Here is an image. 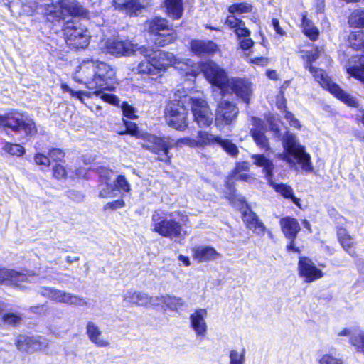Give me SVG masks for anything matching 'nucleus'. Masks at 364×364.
Listing matches in <instances>:
<instances>
[{
  "label": "nucleus",
  "instance_id": "nucleus-33",
  "mask_svg": "<svg viewBox=\"0 0 364 364\" xmlns=\"http://www.w3.org/2000/svg\"><path fill=\"white\" fill-rule=\"evenodd\" d=\"M348 343L358 353L364 355V331L352 334L349 337Z\"/></svg>",
  "mask_w": 364,
  "mask_h": 364
},
{
  "label": "nucleus",
  "instance_id": "nucleus-17",
  "mask_svg": "<svg viewBox=\"0 0 364 364\" xmlns=\"http://www.w3.org/2000/svg\"><path fill=\"white\" fill-rule=\"evenodd\" d=\"M40 338V336L25 333L18 334L15 339L14 344L18 351L27 354L33 353L41 350L43 347Z\"/></svg>",
  "mask_w": 364,
  "mask_h": 364
},
{
  "label": "nucleus",
  "instance_id": "nucleus-3",
  "mask_svg": "<svg viewBox=\"0 0 364 364\" xmlns=\"http://www.w3.org/2000/svg\"><path fill=\"white\" fill-rule=\"evenodd\" d=\"M282 145L284 151L277 156L279 159L286 161L296 171L301 170L306 173L314 171L310 154L294 134L287 132L282 139Z\"/></svg>",
  "mask_w": 364,
  "mask_h": 364
},
{
  "label": "nucleus",
  "instance_id": "nucleus-39",
  "mask_svg": "<svg viewBox=\"0 0 364 364\" xmlns=\"http://www.w3.org/2000/svg\"><path fill=\"white\" fill-rule=\"evenodd\" d=\"M3 149L12 156H21L24 152V148L17 144H11L9 142L5 143L3 146Z\"/></svg>",
  "mask_w": 364,
  "mask_h": 364
},
{
  "label": "nucleus",
  "instance_id": "nucleus-62",
  "mask_svg": "<svg viewBox=\"0 0 364 364\" xmlns=\"http://www.w3.org/2000/svg\"><path fill=\"white\" fill-rule=\"evenodd\" d=\"M272 22L276 32L280 36H284L285 32L280 28L279 21L276 18H273Z\"/></svg>",
  "mask_w": 364,
  "mask_h": 364
},
{
  "label": "nucleus",
  "instance_id": "nucleus-2",
  "mask_svg": "<svg viewBox=\"0 0 364 364\" xmlns=\"http://www.w3.org/2000/svg\"><path fill=\"white\" fill-rule=\"evenodd\" d=\"M114 75V70L105 63L86 60L77 67L73 78L77 82L85 84L88 89L95 90L86 94L87 97L97 96L105 102L117 105L119 100L115 95L104 92L113 88L112 81Z\"/></svg>",
  "mask_w": 364,
  "mask_h": 364
},
{
  "label": "nucleus",
  "instance_id": "nucleus-38",
  "mask_svg": "<svg viewBox=\"0 0 364 364\" xmlns=\"http://www.w3.org/2000/svg\"><path fill=\"white\" fill-rule=\"evenodd\" d=\"M338 240L344 249H350L352 247L353 244V239L347 232L344 228H340L338 230Z\"/></svg>",
  "mask_w": 364,
  "mask_h": 364
},
{
  "label": "nucleus",
  "instance_id": "nucleus-45",
  "mask_svg": "<svg viewBox=\"0 0 364 364\" xmlns=\"http://www.w3.org/2000/svg\"><path fill=\"white\" fill-rule=\"evenodd\" d=\"M245 353V349H242L241 353L236 350H231L230 351V364H244Z\"/></svg>",
  "mask_w": 364,
  "mask_h": 364
},
{
  "label": "nucleus",
  "instance_id": "nucleus-44",
  "mask_svg": "<svg viewBox=\"0 0 364 364\" xmlns=\"http://www.w3.org/2000/svg\"><path fill=\"white\" fill-rule=\"evenodd\" d=\"M228 11L230 14H242L252 11V6L245 3L235 4L231 5Z\"/></svg>",
  "mask_w": 364,
  "mask_h": 364
},
{
  "label": "nucleus",
  "instance_id": "nucleus-25",
  "mask_svg": "<svg viewBox=\"0 0 364 364\" xmlns=\"http://www.w3.org/2000/svg\"><path fill=\"white\" fill-rule=\"evenodd\" d=\"M86 333L90 341L95 343L97 347H106L109 345V342L107 341L100 338L102 331L93 322H87Z\"/></svg>",
  "mask_w": 364,
  "mask_h": 364
},
{
  "label": "nucleus",
  "instance_id": "nucleus-7",
  "mask_svg": "<svg viewBox=\"0 0 364 364\" xmlns=\"http://www.w3.org/2000/svg\"><path fill=\"white\" fill-rule=\"evenodd\" d=\"M145 28L152 36V41L159 46H165L173 43L176 38L175 31L171 28L166 19L155 18L146 21Z\"/></svg>",
  "mask_w": 364,
  "mask_h": 364
},
{
  "label": "nucleus",
  "instance_id": "nucleus-31",
  "mask_svg": "<svg viewBox=\"0 0 364 364\" xmlns=\"http://www.w3.org/2000/svg\"><path fill=\"white\" fill-rule=\"evenodd\" d=\"M350 46L355 50H360L364 54V31H357L350 33L348 36Z\"/></svg>",
  "mask_w": 364,
  "mask_h": 364
},
{
  "label": "nucleus",
  "instance_id": "nucleus-30",
  "mask_svg": "<svg viewBox=\"0 0 364 364\" xmlns=\"http://www.w3.org/2000/svg\"><path fill=\"white\" fill-rule=\"evenodd\" d=\"M113 6L116 9L124 11L129 15L136 13L139 8L137 0H113Z\"/></svg>",
  "mask_w": 364,
  "mask_h": 364
},
{
  "label": "nucleus",
  "instance_id": "nucleus-34",
  "mask_svg": "<svg viewBox=\"0 0 364 364\" xmlns=\"http://www.w3.org/2000/svg\"><path fill=\"white\" fill-rule=\"evenodd\" d=\"M346 71L351 77L364 83V60L359 58V63L358 65H348Z\"/></svg>",
  "mask_w": 364,
  "mask_h": 364
},
{
  "label": "nucleus",
  "instance_id": "nucleus-60",
  "mask_svg": "<svg viewBox=\"0 0 364 364\" xmlns=\"http://www.w3.org/2000/svg\"><path fill=\"white\" fill-rule=\"evenodd\" d=\"M124 206V202L122 200H117L112 203H109L106 205V207L117 209Z\"/></svg>",
  "mask_w": 364,
  "mask_h": 364
},
{
  "label": "nucleus",
  "instance_id": "nucleus-9",
  "mask_svg": "<svg viewBox=\"0 0 364 364\" xmlns=\"http://www.w3.org/2000/svg\"><path fill=\"white\" fill-rule=\"evenodd\" d=\"M200 72L205 79L213 85L220 89L223 93L227 90L230 81L225 70L213 61H207L200 64Z\"/></svg>",
  "mask_w": 364,
  "mask_h": 364
},
{
  "label": "nucleus",
  "instance_id": "nucleus-4",
  "mask_svg": "<svg viewBox=\"0 0 364 364\" xmlns=\"http://www.w3.org/2000/svg\"><path fill=\"white\" fill-rule=\"evenodd\" d=\"M188 222V218L179 212L164 215L156 211L152 215L151 228L163 237L177 238L186 234L183 226L186 225Z\"/></svg>",
  "mask_w": 364,
  "mask_h": 364
},
{
  "label": "nucleus",
  "instance_id": "nucleus-40",
  "mask_svg": "<svg viewBox=\"0 0 364 364\" xmlns=\"http://www.w3.org/2000/svg\"><path fill=\"white\" fill-rule=\"evenodd\" d=\"M21 320L22 318L19 314L11 312L5 313L1 316V321L10 326H17L20 323Z\"/></svg>",
  "mask_w": 364,
  "mask_h": 364
},
{
  "label": "nucleus",
  "instance_id": "nucleus-59",
  "mask_svg": "<svg viewBox=\"0 0 364 364\" xmlns=\"http://www.w3.org/2000/svg\"><path fill=\"white\" fill-rule=\"evenodd\" d=\"M251 122H252V125L254 126V127L252 129H260L262 131H264L263 122H262V120L260 119L252 117L251 119Z\"/></svg>",
  "mask_w": 364,
  "mask_h": 364
},
{
  "label": "nucleus",
  "instance_id": "nucleus-14",
  "mask_svg": "<svg viewBox=\"0 0 364 364\" xmlns=\"http://www.w3.org/2000/svg\"><path fill=\"white\" fill-rule=\"evenodd\" d=\"M239 109L237 105L230 101L220 102L215 109V125H230L237 117Z\"/></svg>",
  "mask_w": 364,
  "mask_h": 364
},
{
  "label": "nucleus",
  "instance_id": "nucleus-13",
  "mask_svg": "<svg viewBox=\"0 0 364 364\" xmlns=\"http://www.w3.org/2000/svg\"><path fill=\"white\" fill-rule=\"evenodd\" d=\"M225 24L234 30L237 35L240 47L242 50H248L254 45V41L250 38V31L245 26L243 21L236 18L234 15L228 16Z\"/></svg>",
  "mask_w": 364,
  "mask_h": 364
},
{
  "label": "nucleus",
  "instance_id": "nucleus-56",
  "mask_svg": "<svg viewBox=\"0 0 364 364\" xmlns=\"http://www.w3.org/2000/svg\"><path fill=\"white\" fill-rule=\"evenodd\" d=\"M232 177L235 180H242L248 183H252L255 181V178L247 173H241L232 175Z\"/></svg>",
  "mask_w": 364,
  "mask_h": 364
},
{
  "label": "nucleus",
  "instance_id": "nucleus-61",
  "mask_svg": "<svg viewBox=\"0 0 364 364\" xmlns=\"http://www.w3.org/2000/svg\"><path fill=\"white\" fill-rule=\"evenodd\" d=\"M54 289L53 287H43L41 288V294L43 297L49 299Z\"/></svg>",
  "mask_w": 364,
  "mask_h": 364
},
{
  "label": "nucleus",
  "instance_id": "nucleus-46",
  "mask_svg": "<svg viewBox=\"0 0 364 364\" xmlns=\"http://www.w3.org/2000/svg\"><path fill=\"white\" fill-rule=\"evenodd\" d=\"M218 255V252H194L195 258L200 262L215 259Z\"/></svg>",
  "mask_w": 364,
  "mask_h": 364
},
{
  "label": "nucleus",
  "instance_id": "nucleus-37",
  "mask_svg": "<svg viewBox=\"0 0 364 364\" xmlns=\"http://www.w3.org/2000/svg\"><path fill=\"white\" fill-rule=\"evenodd\" d=\"M303 30L304 33L312 41L317 39L318 36V30L315 27L311 21L307 19L305 16L302 21Z\"/></svg>",
  "mask_w": 364,
  "mask_h": 364
},
{
  "label": "nucleus",
  "instance_id": "nucleus-21",
  "mask_svg": "<svg viewBox=\"0 0 364 364\" xmlns=\"http://www.w3.org/2000/svg\"><path fill=\"white\" fill-rule=\"evenodd\" d=\"M251 159L253 161V164L263 168L262 171L265 174V178L267 181H270L274 175V164L273 161L264 154H252Z\"/></svg>",
  "mask_w": 364,
  "mask_h": 364
},
{
  "label": "nucleus",
  "instance_id": "nucleus-54",
  "mask_svg": "<svg viewBox=\"0 0 364 364\" xmlns=\"http://www.w3.org/2000/svg\"><path fill=\"white\" fill-rule=\"evenodd\" d=\"M11 269L0 267V285L9 284Z\"/></svg>",
  "mask_w": 364,
  "mask_h": 364
},
{
  "label": "nucleus",
  "instance_id": "nucleus-20",
  "mask_svg": "<svg viewBox=\"0 0 364 364\" xmlns=\"http://www.w3.org/2000/svg\"><path fill=\"white\" fill-rule=\"evenodd\" d=\"M191 51L198 56H206L214 54L218 46L211 41L193 40L191 42Z\"/></svg>",
  "mask_w": 364,
  "mask_h": 364
},
{
  "label": "nucleus",
  "instance_id": "nucleus-5",
  "mask_svg": "<svg viewBox=\"0 0 364 364\" xmlns=\"http://www.w3.org/2000/svg\"><path fill=\"white\" fill-rule=\"evenodd\" d=\"M126 133H128L136 138H141L144 142L141 145L144 148L152 151L153 153L159 155V159L164 162H170L171 157L168 156V150L171 147L172 141L168 139H161L154 135L147 133L141 132L139 130L135 123L127 122Z\"/></svg>",
  "mask_w": 364,
  "mask_h": 364
},
{
  "label": "nucleus",
  "instance_id": "nucleus-48",
  "mask_svg": "<svg viewBox=\"0 0 364 364\" xmlns=\"http://www.w3.org/2000/svg\"><path fill=\"white\" fill-rule=\"evenodd\" d=\"M53 176L57 179L65 178L67 171L65 167L61 164H56L53 167Z\"/></svg>",
  "mask_w": 364,
  "mask_h": 364
},
{
  "label": "nucleus",
  "instance_id": "nucleus-32",
  "mask_svg": "<svg viewBox=\"0 0 364 364\" xmlns=\"http://www.w3.org/2000/svg\"><path fill=\"white\" fill-rule=\"evenodd\" d=\"M250 134L254 141L260 149H264V151L269 149V140L264 134V131L257 129H251Z\"/></svg>",
  "mask_w": 364,
  "mask_h": 364
},
{
  "label": "nucleus",
  "instance_id": "nucleus-51",
  "mask_svg": "<svg viewBox=\"0 0 364 364\" xmlns=\"http://www.w3.org/2000/svg\"><path fill=\"white\" fill-rule=\"evenodd\" d=\"M48 156L53 161H61L65 156V153L60 149L53 148L49 151Z\"/></svg>",
  "mask_w": 364,
  "mask_h": 364
},
{
  "label": "nucleus",
  "instance_id": "nucleus-26",
  "mask_svg": "<svg viewBox=\"0 0 364 364\" xmlns=\"http://www.w3.org/2000/svg\"><path fill=\"white\" fill-rule=\"evenodd\" d=\"M268 183L270 184L272 187L274 188V190L282 195L285 198H289L291 200V201L296 204L298 207H300V199L295 197L294 196V191L293 189L290 186H288L287 184L281 183L277 184L274 182H273L272 178H271L270 181H268Z\"/></svg>",
  "mask_w": 364,
  "mask_h": 364
},
{
  "label": "nucleus",
  "instance_id": "nucleus-1",
  "mask_svg": "<svg viewBox=\"0 0 364 364\" xmlns=\"http://www.w3.org/2000/svg\"><path fill=\"white\" fill-rule=\"evenodd\" d=\"M104 48L108 53L115 55H130L139 50L144 59L138 63L136 73L142 77H148L152 80H157L161 73L170 66L184 71L186 75L196 76L199 73L198 70L189 68L191 60L183 61L169 52L154 50L150 47H138L136 43L128 39H107L104 43Z\"/></svg>",
  "mask_w": 364,
  "mask_h": 364
},
{
  "label": "nucleus",
  "instance_id": "nucleus-22",
  "mask_svg": "<svg viewBox=\"0 0 364 364\" xmlns=\"http://www.w3.org/2000/svg\"><path fill=\"white\" fill-rule=\"evenodd\" d=\"M243 221L246 226L253 230L257 235L264 234L265 226L264 223L259 220L258 217L251 210H246L243 213Z\"/></svg>",
  "mask_w": 364,
  "mask_h": 364
},
{
  "label": "nucleus",
  "instance_id": "nucleus-16",
  "mask_svg": "<svg viewBox=\"0 0 364 364\" xmlns=\"http://www.w3.org/2000/svg\"><path fill=\"white\" fill-rule=\"evenodd\" d=\"M229 92H234L248 104L253 93L252 84L246 78L232 77L225 90V93Z\"/></svg>",
  "mask_w": 364,
  "mask_h": 364
},
{
  "label": "nucleus",
  "instance_id": "nucleus-19",
  "mask_svg": "<svg viewBox=\"0 0 364 364\" xmlns=\"http://www.w3.org/2000/svg\"><path fill=\"white\" fill-rule=\"evenodd\" d=\"M208 315L205 309H197L190 315L191 327L198 336H205L207 332V324L205 321Z\"/></svg>",
  "mask_w": 364,
  "mask_h": 364
},
{
  "label": "nucleus",
  "instance_id": "nucleus-43",
  "mask_svg": "<svg viewBox=\"0 0 364 364\" xmlns=\"http://www.w3.org/2000/svg\"><path fill=\"white\" fill-rule=\"evenodd\" d=\"M161 139H168L172 141V146L170 149H171L173 146L176 147H181L183 145L188 146L191 148H195V140L194 138L191 137H184L181 138L179 139H177L176 141H174L173 139H171L170 138H161Z\"/></svg>",
  "mask_w": 364,
  "mask_h": 364
},
{
  "label": "nucleus",
  "instance_id": "nucleus-64",
  "mask_svg": "<svg viewBox=\"0 0 364 364\" xmlns=\"http://www.w3.org/2000/svg\"><path fill=\"white\" fill-rule=\"evenodd\" d=\"M69 93L73 96L78 98L80 100L81 102L83 101V99L82 97V95H85L86 94L89 93V92H82V91H74L73 90L70 89V91H69Z\"/></svg>",
  "mask_w": 364,
  "mask_h": 364
},
{
  "label": "nucleus",
  "instance_id": "nucleus-23",
  "mask_svg": "<svg viewBox=\"0 0 364 364\" xmlns=\"http://www.w3.org/2000/svg\"><path fill=\"white\" fill-rule=\"evenodd\" d=\"M124 301L132 306H146L151 304L152 297L144 292L129 291L124 296Z\"/></svg>",
  "mask_w": 364,
  "mask_h": 364
},
{
  "label": "nucleus",
  "instance_id": "nucleus-8",
  "mask_svg": "<svg viewBox=\"0 0 364 364\" xmlns=\"http://www.w3.org/2000/svg\"><path fill=\"white\" fill-rule=\"evenodd\" d=\"M183 100H172L166 108V120L168 126L179 131L188 127V110Z\"/></svg>",
  "mask_w": 364,
  "mask_h": 364
},
{
  "label": "nucleus",
  "instance_id": "nucleus-15",
  "mask_svg": "<svg viewBox=\"0 0 364 364\" xmlns=\"http://www.w3.org/2000/svg\"><path fill=\"white\" fill-rule=\"evenodd\" d=\"M298 274L306 283H311L324 276L323 272L318 268L307 257H300L298 262Z\"/></svg>",
  "mask_w": 364,
  "mask_h": 364
},
{
  "label": "nucleus",
  "instance_id": "nucleus-24",
  "mask_svg": "<svg viewBox=\"0 0 364 364\" xmlns=\"http://www.w3.org/2000/svg\"><path fill=\"white\" fill-rule=\"evenodd\" d=\"M194 140L195 148L204 149L206 146H210L215 144H218V141H220V137L209 132L200 130L197 132Z\"/></svg>",
  "mask_w": 364,
  "mask_h": 364
},
{
  "label": "nucleus",
  "instance_id": "nucleus-36",
  "mask_svg": "<svg viewBox=\"0 0 364 364\" xmlns=\"http://www.w3.org/2000/svg\"><path fill=\"white\" fill-rule=\"evenodd\" d=\"M348 23L352 27H364V9L353 11L349 17Z\"/></svg>",
  "mask_w": 364,
  "mask_h": 364
},
{
  "label": "nucleus",
  "instance_id": "nucleus-29",
  "mask_svg": "<svg viewBox=\"0 0 364 364\" xmlns=\"http://www.w3.org/2000/svg\"><path fill=\"white\" fill-rule=\"evenodd\" d=\"M165 7L167 14L173 19H178L182 16L183 8L182 0H166Z\"/></svg>",
  "mask_w": 364,
  "mask_h": 364
},
{
  "label": "nucleus",
  "instance_id": "nucleus-41",
  "mask_svg": "<svg viewBox=\"0 0 364 364\" xmlns=\"http://www.w3.org/2000/svg\"><path fill=\"white\" fill-rule=\"evenodd\" d=\"M218 144H220L223 149L232 156L235 157L238 155L239 151L237 146L230 140L222 139L220 138V141H218Z\"/></svg>",
  "mask_w": 364,
  "mask_h": 364
},
{
  "label": "nucleus",
  "instance_id": "nucleus-42",
  "mask_svg": "<svg viewBox=\"0 0 364 364\" xmlns=\"http://www.w3.org/2000/svg\"><path fill=\"white\" fill-rule=\"evenodd\" d=\"M321 53V50L316 48L306 53L305 55L303 56V58L306 60L304 67L306 69L309 70V67L308 65H312V63L316 60Z\"/></svg>",
  "mask_w": 364,
  "mask_h": 364
},
{
  "label": "nucleus",
  "instance_id": "nucleus-11",
  "mask_svg": "<svg viewBox=\"0 0 364 364\" xmlns=\"http://www.w3.org/2000/svg\"><path fill=\"white\" fill-rule=\"evenodd\" d=\"M64 35L67 45L73 49L85 48L89 44L87 30L77 26L74 23H68L64 28Z\"/></svg>",
  "mask_w": 364,
  "mask_h": 364
},
{
  "label": "nucleus",
  "instance_id": "nucleus-47",
  "mask_svg": "<svg viewBox=\"0 0 364 364\" xmlns=\"http://www.w3.org/2000/svg\"><path fill=\"white\" fill-rule=\"evenodd\" d=\"M319 364H343V360L333 356L331 353H326L318 360Z\"/></svg>",
  "mask_w": 364,
  "mask_h": 364
},
{
  "label": "nucleus",
  "instance_id": "nucleus-27",
  "mask_svg": "<svg viewBox=\"0 0 364 364\" xmlns=\"http://www.w3.org/2000/svg\"><path fill=\"white\" fill-rule=\"evenodd\" d=\"M60 4L63 11L71 16H83L86 13L85 9L75 0H62Z\"/></svg>",
  "mask_w": 364,
  "mask_h": 364
},
{
  "label": "nucleus",
  "instance_id": "nucleus-6",
  "mask_svg": "<svg viewBox=\"0 0 364 364\" xmlns=\"http://www.w3.org/2000/svg\"><path fill=\"white\" fill-rule=\"evenodd\" d=\"M309 67V72L312 74L314 79L326 90H328L332 95L343 102L348 106L358 107V102L355 97L346 92L338 85L333 83L326 72L312 65Z\"/></svg>",
  "mask_w": 364,
  "mask_h": 364
},
{
  "label": "nucleus",
  "instance_id": "nucleus-50",
  "mask_svg": "<svg viewBox=\"0 0 364 364\" xmlns=\"http://www.w3.org/2000/svg\"><path fill=\"white\" fill-rule=\"evenodd\" d=\"M115 186L121 190L128 192L130 190V186L124 176H118L115 181Z\"/></svg>",
  "mask_w": 364,
  "mask_h": 364
},
{
  "label": "nucleus",
  "instance_id": "nucleus-63",
  "mask_svg": "<svg viewBox=\"0 0 364 364\" xmlns=\"http://www.w3.org/2000/svg\"><path fill=\"white\" fill-rule=\"evenodd\" d=\"M9 123V113L6 114L3 116H0V129L1 127H7Z\"/></svg>",
  "mask_w": 364,
  "mask_h": 364
},
{
  "label": "nucleus",
  "instance_id": "nucleus-52",
  "mask_svg": "<svg viewBox=\"0 0 364 364\" xmlns=\"http://www.w3.org/2000/svg\"><path fill=\"white\" fill-rule=\"evenodd\" d=\"M284 117L289 122V124L291 127H294L297 129H301V125L299 121L296 118H295L294 115L291 112L285 111V114Z\"/></svg>",
  "mask_w": 364,
  "mask_h": 364
},
{
  "label": "nucleus",
  "instance_id": "nucleus-49",
  "mask_svg": "<svg viewBox=\"0 0 364 364\" xmlns=\"http://www.w3.org/2000/svg\"><path fill=\"white\" fill-rule=\"evenodd\" d=\"M34 161L37 165H41L46 167H48L50 164V159L49 156H47L41 153H37L34 156Z\"/></svg>",
  "mask_w": 364,
  "mask_h": 364
},
{
  "label": "nucleus",
  "instance_id": "nucleus-12",
  "mask_svg": "<svg viewBox=\"0 0 364 364\" xmlns=\"http://www.w3.org/2000/svg\"><path fill=\"white\" fill-rule=\"evenodd\" d=\"M8 128L15 133H23L26 136H33L37 133L34 121L28 116L18 112L9 113Z\"/></svg>",
  "mask_w": 364,
  "mask_h": 364
},
{
  "label": "nucleus",
  "instance_id": "nucleus-35",
  "mask_svg": "<svg viewBox=\"0 0 364 364\" xmlns=\"http://www.w3.org/2000/svg\"><path fill=\"white\" fill-rule=\"evenodd\" d=\"M82 299L74 294L67 293L59 290L57 303H63L70 305H80L82 304Z\"/></svg>",
  "mask_w": 364,
  "mask_h": 364
},
{
  "label": "nucleus",
  "instance_id": "nucleus-58",
  "mask_svg": "<svg viewBox=\"0 0 364 364\" xmlns=\"http://www.w3.org/2000/svg\"><path fill=\"white\" fill-rule=\"evenodd\" d=\"M250 62L255 65L265 66L268 64V59L264 57H257L250 59Z\"/></svg>",
  "mask_w": 364,
  "mask_h": 364
},
{
  "label": "nucleus",
  "instance_id": "nucleus-28",
  "mask_svg": "<svg viewBox=\"0 0 364 364\" xmlns=\"http://www.w3.org/2000/svg\"><path fill=\"white\" fill-rule=\"evenodd\" d=\"M36 275L32 271H26V272L11 269L9 279V284L13 286H20L22 283L26 282L30 278Z\"/></svg>",
  "mask_w": 364,
  "mask_h": 364
},
{
  "label": "nucleus",
  "instance_id": "nucleus-57",
  "mask_svg": "<svg viewBox=\"0 0 364 364\" xmlns=\"http://www.w3.org/2000/svg\"><path fill=\"white\" fill-rule=\"evenodd\" d=\"M114 189L112 186L107 185L105 188H103L100 192V196L102 198L112 197L114 196Z\"/></svg>",
  "mask_w": 364,
  "mask_h": 364
},
{
  "label": "nucleus",
  "instance_id": "nucleus-18",
  "mask_svg": "<svg viewBox=\"0 0 364 364\" xmlns=\"http://www.w3.org/2000/svg\"><path fill=\"white\" fill-rule=\"evenodd\" d=\"M279 223L282 232L287 238L291 240L289 245L287 246L288 250H296L294 247V240L301 230L298 221L295 218L285 217L280 220Z\"/></svg>",
  "mask_w": 364,
  "mask_h": 364
},
{
  "label": "nucleus",
  "instance_id": "nucleus-10",
  "mask_svg": "<svg viewBox=\"0 0 364 364\" xmlns=\"http://www.w3.org/2000/svg\"><path fill=\"white\" fill-rule=\"evenodd\" d=\"M191 102L194 121L199 127H209L213 121L212 111L203 97H184L183 101Z\"/></svg>",
  "mask_w": 364,
  "mask_h": 364
},
{
  "label": "nucleus",
  "instance_id": "nucleus-55",
  "mask_svg": "<svg viewBox=\"0 0 364 364\" xmlns=\"http://www.w3.org/2000/svg\"><path fill=\"white\" fill-rule=\"evenodd\" d=\"M249 165L247 162H239L236 164V166L232 172V175L237 174V173H241L244 171H249Z\"/></svg>",
  "mask_w": 364,
  "mask_h": 364
},
{
  "label": "nucleus",
  "instance_id": "nucleus-53",
  "mask_svg": "<svg viewBox=\"0 0 364 364\" xmlns=\"http://www.w3.org/2000/svg\"><path fill=\"white\" fill-rule=\"evenodd\" d=\"M122 110L125 117L129 119H135L136 117L134 107L129 104L123 103Z\"/></svg>",
  "mask_w": 364,
  "mask_h": 364
}]
</instances>
